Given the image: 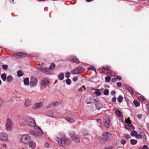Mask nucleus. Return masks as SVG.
<instances>
[{"label": "nucleus", "mask_w": 149, "mask_h": 149, "mask_svg": "<svg viewBox=\"0 0 149 149\" xmlns=\"http://www.w3.org/2000/svg\"><path fill=\"white\" fill-rule=\"evenodd\" d=\"M25 105L26 107H29L31 105V102L28 100H26L25 102Z\"/></svg>", "instance_id": "nucleus-20"}, {"label": "nucleus", "mask_w": 149, "mask_h": 149, "mask_svg": "<svg viewBox=\"0 0 149 149\" xmlns=\"http://www.w3.org/2000/svg\"><path fill=\"white\" fill-rule=\"evenodd\" d=\"M121 143L123 145H124L126 143V141L123 139H122L121 141Z\"/></svg>", "instance_id": "nucleus-47"}, {"label": "nucleus", "mask_w": 149, "mask_h": 149, "mask_svg": "<svg viewBox=\"0 0 149 149\" xmlns=\"http://www.w3.org/2000/svg\"><path fill=\"white\" fill-rule=\"evenodd\" d=\"M69 60L72 62H74L77 64H79L80 63V62L79 60L76 57L74 56L73 57H71Z\"/></svg>", "instance_id": "nucleus-12"}, {"label": "nucleus", "mask_w": 149, "mask_h": 149, "mask_svg": "<svg viewBox=\"0 0 149 149\" xmlns=\"http://www.w3.org/2000/svg\"><path fill=\"white\" fill-rule=\"evenodd\" d=\"M0 140L2 141L6 142L8 141V136L7 135L3 133H0Z\"/></svg>", "instance_id": "nucleus-7"}, {"label": "nucleus", "mask_w": 149, "mask_h": 149, "mask_svg": "<svg viewBox=\"0 0 149 149\" xmlns=\"http://www.w3.org/2000/svg\"><path fill=\"white\" fill-rule=\"evenodd\" d=\"M23 75V73L21 70H19L17 72V76L18 77H20Z\"/></svg>", "instance_id": "nucleus-26"}, {"label": "nucleus", "mask_w": 149, "mask_h": 149, "mask_svg": "<svg viewBox=\"0 0 149 149\" xmlns=\"http://www.w3.org/2000/svg\"><path fill=\"white\" fill-rule=\"evenodd\" d=\"M37 69L38 70L42 72L43 68H42L41 67H39L37 68Z\"/></svg>", "instance_id": "nucleus-50"}, {"label": "nucleus", "mask_w": 149, "mask_h": 149, "mask_svg": "<svg viewBox=\"0 0 149 149\" xmlns=\"http://www.w3.org/2000/svg\"><path fill=\"white\" fill-rule=\"evenodd\" d=\"M43 106V104L42 102H38L35 104L33 106L32 108L33 109H36L42 107Z\"/></svg>", "instance_id": "nucleus-11"}, {"label": "nucleus", "mask_w": 149, "mask_h": 149, "mask_svg": "<svg viewBox=\"0 0 149 149\" xmlns=\"http://www.w3.org/2000/svg\"><path fill=\"white\" fill-rule=\"evenodd\" d=\"M130 143L132 145H135L137 143V141L136 140L132 139L130 140Z\"/></svg>", "instance_id": "nucleus-27"}, {"label": "nucleus", "mask_w": 149, "mask_h": 149, "mask_svg": "<svg viewBox=\"0 0 149 149\" xmlns=\"http://www.w3.org/2000/svg\"><path fill=\"white\" fill-rule=\"evenodd\" d=\"M124 136L126 139H129L130 138V135L127 134H124Z\"/></svg>", "instance_id": "nucleus-46"}, {"label": "nucleus", "mask_w": 149, "mask_h": 149, "mask_svg": "<svg viewBox=\"0 0 149 149\" xmlns=\"http://www.w3.org/2000/svg\"><path fill=\"white\" fill-rule=\"evenodd\" d=\"M42 72L46 74H52L51 70L48 68H43Z\"/></svg>", "instance_id": "nucleus-16"}, {"label": "nucleus", "mask_w": 149, "mask_h": 149, "mask_svg": "<svg viewBox=\"0 0 149 149\" xmlns=\"http://www.w3.org/2000/svg\"><path fill=\"white\" fill-rule=\"evenodd\" d=\"M49 83V82L47 79L44 78L41 80L40 84L41 85L44 86Z\"/></svg>", "instance_id": "nucleus-14"}, {"label": "nucleus", "mask_w": 149, "mask_h": 149, "mask_svg": "<svg viewBox=\"0 0 149 149\" xmlns=\"http://www.w3.org/2000/svg\"><path fill=\"white\" fill-rule=\"evenodd\" d=\"M6 127L7 131H11L13 129V124L11 119L9 118H8L7 120Z\"/></svg>", "instance_id": "nucleus-5"}, {"label": "nucleus", "mask_w": 149, "mask_h": 149, "mask_svg": "<svg viewBox=\"0 0 149 149\" xmlns=\"http://www.w3.org/2000/svg\"><path fill=\"white\" fill-rule=\"evenodd\" d=\"M83 68L81 67H78L77 68L73 69L71 70V72L73 74H78L80 73V72L83 71Z\"/></svg>", "instance_id": "nucleus-6"}, {"label": "nucleus", "mask_w": 149, "mask_h": 149, "mask_svg": "<svg viewBox=\"0 0 149 149\" xmlns=\"http://www.w3.org/2000/svg\"><path fill=\"white\" fill-rule=\"evenodd\" d=\"M72 80L74 81H77L78 78L77 77H73Z\"/></svg>", "instance_id": "nucleus-52"}, {"label": "nucleus", "mask_w": 149, "mask_h": 149, "mask_svg": "<svg viewBox=\"0 0 149 149\" xmlns=\"http://www.w3.org/2000/svg\"><path fill=\"white\" fill-rule=\"evenodd\" d=\"M2 68L4 70H6L8 68V66L6 65H2Z\"/></svg>", "instance_id": "nucleus-44"}, {"label": "nucleus", "mask_w": 149, "mask_h": 149, "mask_svg": "<svg viewBox=\"0 0 149 149\" xmlns=\"http://www.w3.org/2000/svg\"><path fill=\"white\" fill-rule=\"evenodd\" d=\"M24 83L25 85H28L29 84V79L26 78L24 80Z\"/></svg>", "instance_id": "nucleus-25"}, {"label": "nucleus", "mask_w": 149, "mask_h": 149, "mask_svg": "<svg viewBox=\"0 0 149 149\" xmlns=\"http://www.w3.org/2000/svg\"><path fill=\"white\" fill-rule=\"evenodd\" d=\"M102 71L104 73L107 74H108L110 75L111 74V72L109 71V69L108 67H103Z\"/></svg>", "instance_id": "nucleus-15"}, {"label": "nucleus", "mask_w": 149, "mask_h": 149, "mask_svg": "<svg viewBox=\"0 0 149 149\" xmlns=\"http://www.w3.org/2000/svg\"><path fill=\"white\" fill-rule=\"evenodd\" d=\"M45 146L46 148H48L49 147V144L47 142H46L45 144Z\"/></svg>", "instance_id": "nucleus-48"}, {"label": "nucleus", "mask_w": 149, "mask_h": 149, "mask_svg": "<svg viewBox=\"0 0 149 149\" xmlns=\"http://www.w3.org/2000/svg\"><path fill=\"white\" fill-rule=\"evenodd\" d=\"M147 108L148 110L149 111V103L147 105Z\"/></svg>", "instance_id": "nucleus-59"}, {"label": "nucleus", "mask_w": 149, "mask_h": 149, "mask_svg": "<svg viewBox=\"0 0 149 149\" xmlns=\"http://www.w3.org/2000/svg\"><path fill=\"white\" fill-rule=\"evenodd\" d=\"M123 97L121 95H120L118 98V101L119 103H120L123 100Z\"/></svg>", "instance_id": "nucleus-30"}, {"label": "nucleus", "mask_w": 149, "mask_h": 149, "mask_svg": "<svg viewBox=\"0 0 149 149\" xmlns=\"http://www.w3.org/2000/svg\"><path fill=\"white\" fill-rule=\"evenodd\" d=\"M115 113L117 116L120 117H121L122 115L121 112L118 109L116 110Z\"/></svg>", "instance_id": "nucleus-22"}, {"label": "nucleus", "mask_w": 149, "mask_h": 149, "mask_svg": "<svg viewBox=\"0 0 149 149\" xmlns=\"http://www.w3.org/2000/svg\"><path fill=\"white\" fill-rule=\"evenodd\" d=\"M85 88L84 86H83L82 87L78 89V91H82V90H85Z\"/></svg>", "instance_id": "nucleus-45"}, {"label": "nucleus", "mask_w": 149, "mask_h": 149, "mask_svg": "<svg viewBox=\"0 0 149 149\" xmlns=\"http://www.w3.org/2000/svg\"><path fill=\"white\" fill-rule=\"evenodd\" d=\"M2 146L5 148H6V145L5 143L3 144L2 145Z\"/></svg>", "instance_id": "nucleus-58"}, {"label": "nucleus", "mask_w": 149, "mask_h": 149, "mask_svg": "<svg viewBox=\"0 0 149 149\" xmlns=\"http://www.w3.org/2000/svg\"><path fill=\"white\" fill-rule=\"evenodd\" d=\"M64 78V75L63 73L60 74L58 76V79L60 80H63Z\"/></svg>", "instance_id": "nucleus-18"}, {"label": "nucleus", "mask_w": 149, "mask_h": 149, "mask_svg": "<svg viewBox=\"0 0 149 149\" xmlns=\"http://www.w3.org/2000/svg\"><path fill=\"white\" fill-rule=\"evenodd\" d=\"M116 78H112L111 79V81L112 82H115L116 81Z\"/></svg>", "instance_id": "nucleus-57"}, {"label": "nucleus", "mask_w": 149, "mask_h": 149, "mask_svg": "<svg viewBox=\"0 0 149 149\" xmlns=\"http://www.w3.org/2000/svg\"><path fill=\"white\" fill-rule=\"evenodd\" d=\"M59 104V103L58 102H55L54 103L51 104L49 105L52 107L56 106L58 105Z\"/></svg>", "instance_id": "nucleus-28"}, {"label": "nucleus", "mask_w": 149, "mask_h": 149, "mask_svg": "<svg viewBox=\"0 0 149 149\" xmlns=\"http://www.w3.org/2000/svg\"><path fill=\"white\" fill-rule=\"evenodd\" d=\"M34 128L36 130L38 131V132L37 133L33 130H30L29 131V134L35 136H38L42 134V131L39 127H36Z\"/></svg>", "instance_id": "nucleus-3"}, {"label": "nucleus", "mask_w": 149, "mask_h": 149, "mask_svg": "<svg viewBox=\"0 0 149 149\" xmlns=\"http://www.w3.org/2000/svg\"><path fill=\"white\" fill-rule=\"evenodd\" d=\"M93 1V0H86V1L88 2H90Z\"/></svg>", "instance_id": "nucleus-61"}, {"label": "nucleus", "mask_w": 149, "mask_h": 149, "mask_svg": "<svg viewBox=\"0 0 149 149\" xmlns=\"http://www.w3.org/2000/svg\"><path fill=\"white\" fill-rule=\"evenodd\" d=\"M138 100L140 102H145L146 101V98L143 96L139 97H138Z\"/></svg>", "instance_id": "nucleus-19"}, {"label": "nucleus", "mask_w": 149, "mask_h": 149, "mask_svg": "<svg viewBox=\"0 0 149 149\" xmlns=\"http://www.w3.org/2000/svg\"><path fill=\"white\" fill-rule=\"evenodd\" d=\"M128 90L131 94L134 93L133 89L132 88H128Z\"/></svg>", "instance_id": "nucleus-40"}, {"label": "nucleus", "mask_w": 149, "mask_h": 149, "mask_svg": "<svg viewBox=\"0 0 149 149\" xmlns=\"http://www.w3.org/2000/svg\"><path fill=\"white\" fill-rule=\"evenodd\" d=\"M138 149H148V148L147 145H145L142 147Z\"/></svg>", "instance_id": "nucleus-42"}, {"label": "nucleus", "mask_w": 149, "mask_h": 149, "mask_svg": "<svg viewBox=\"0 0 149 149\" xmlns=\"http://www.w3.org/2000/svg\"><path fill=\"white\" fill-rule=\"evenodd\" d=\"M101 121V120L100 119H99L97 120V121L98 122H100Z\"/></svg>", "instance_id": "nucleus-60"}, {"label": "nucleus", "mask_w": 149, "mask_h": 149, "mask_svg": "<svg viewBox=\"0 0 149 149\" xmlns=\"http://www.w3.org/2000/svg\"><path fill=\"white\" fill-rule=\"evenodd\" d=\"M70 135L73 141L76 143H80V140L79 138L74 131L71 132L70 133Z\"/></svg>", "instance_id": "nucleus-4"}, {"label": "nucleus", "mask_w": 149, "mask_h": 149, "mask_svg": "<svg viewBox=\"0 0 149 149\" xmlns=\"http://www.w3.org/2000/svg\"><path fill=\"white\" fill-rule=\"evenodd\" d=\"M31 139L29 136L28 134L22 135L20 139L21 142L25 145H28L29 141Z\"/></svg>", "instance_id": "nucleus-2"}, {"label": "nucleus", "mask_w": 149, "mask_h": 149, "mask_svg": "<svg viewBox=\"0 0 149 149\" xmlns=\"http://www.w3.org/2000/svg\"><path fill=\"white\" fill-rule=\"evenodd\" d=\"M1 80L0 79V85H1Z\"/></svg>", "instance_id": "nucleus-64"}, {"label": "nucleus", "mask_w": 149, "mask_h": 149, "mask_svg": "<svg viewBox=\"0 0 149 149\" xmlns=\"http://www.w3.org/2000/svg\"><path fill=\"white\" fill-rule=\"evenodd\" d=\"M66 119L68 121L71 123L74 121V120L70 118H67Z\"/></svg>", "instance_id": "nucleus-34"}, {"label": "nucleus", "mask_w": 149, "mask_h": 149, "mask_svg": "<svg viewBox=\"0 0 149 149\" xmlns=\"http://www.w3.org/2000/svg\"><path fill=\"white\" fill-rule=\"evenodd\" d=\"M70 72H66L65 74V77L67 78H69L70 77Z\"/></svg>", "instance_id": "nucleus-43"}, {"label": "nucleus", "mask_w": 149, "mask_h": 149, "mask_svg": "<svg viewBox=\"0 0 149 149\" xmlns=\"http://www.w3.org/2000/svg\"><path fill=\"white\" fill-rule=\"evenodd\" d=\"M28 145H29V147L32 149H34L36 146V144L34 143L33 141H31V140L29 141Z\"/></svg>", "instance_id": "nucleus-13"}, {"label": "nucleus", "mask_w": 149, "mask_h": 149, "mask_svg": "<svg viewBox=\"0 0 149 149\" xmlns=\"http://www.w3.org/2000/svg\"><path fill=\"white\" fill-rule=\"evenodd\" d=\"M125 122L127 123H129L130 124L131 123L130 120V119H128V118L126 119Z\"/></svg>", "instance_id": "nucleus-51"}, {"label": "nucleus", "mask_w": 149, "mask_h": 149, "mask_svg": "<svg viewBox=\"0 0 149 149\" xmlns=\"http://www.w3.org/2000/svg\"><path fill=\"white\" fill-rule=\"evenodd\" d=\"M82 132L83 134L85 135H86L88 134V132L86 130L84 129L82 130Z\"/></svg>", "instance_id": "nucleus-31"}, {"label": "nucleus", "mask_w": 149, "mask_h": 149, "mask_svg": "<svg viewBox=\"0 0 149 149\" xmlns=\"http://www.w3.org/2000/svg\"><path fill=\"white\" fill-rule=\"evenodd\" d=\"M88 69L89 70H91L95 71V72L96 71L95 68L92 66H91L90 67L88 68Z\"/></svg>", "instance_id": "nucleus-36"}, {"label": "nucleus", "mask_w": 149, "mask_h": 149, "mask_svg": "<svg viewBox=\"0 0 149 149\" xmlns=\"http://www.w3.org/2000/svg\"><path fill=\"white\" fill-rule=\"evenodd\" d=\"M117 86L118 87H120L122 86V84L120 82H118L116 84Z\"/></svg>", "instance_id": "nucleus-49"}, {"label": "nucleus", "mask_w": 149, "mask_h": 149, "mask_svg": "<svg viewBox=\"0 0 149 149\" xmlns=\"http://www.w3.org/2000/svg\"><path fill=\"white\" fill-rule=\"evenodd\" d=\"M103 138L105 141L110 140L112 137V135L109 133L105 132L103 133Z\"/></svg>", "instance_id": "nucleus-8"}, {"label": "nucleus", "mask_w": 149, "mask_h": 149, "mask_svg": "<svg viewBox=\"0 0 149 149\" xmlns=\"http://www.w3.org/2000/svg\"><path fill=\"white\" fill-rule=\"evenodd\" d=\"M55 66V64L54 63H52L51 64L49 67V68L50 69V70H52L54 68V67Z\"/></svg>", "instance_id": "nucleus-35"}, {"label": "nucleus", "mask_w": 149, "mask_h": 149, "mask_svg": "<svg viewBox=\"0 0 149 149\" xmlns=\"http://www.w3.org/2000/svg\"><path fill=\"white\" fill-rule=\"evenodd\" d=\"M142 137V136L141 134H138L137 133L136 136V138L137 139H141V138Z\"/></svg>", "instance_id": "nucleus-38"}, {"label": "nucleus", "mask_w": 149, "mask_h": 149, "mask_svg": "<svg viewBox=\"0 0 149 149\" xmlns=\"http://www.w3.org/2000/svg\"><path fill=\"white\" fill-rule=\"evenodd\" d=\"M94 93L97 96H99L101 95L100 90L98 89H95Z\"/></svg>", "instance_id": "nucleus-21"}, {"label": "nucleus", "mask_w": 149, "mask_h": 149, "mask_svg": "<svg viewBox=\"0 0 149 149\" xmlns=\"http://www.w3.org/2000/svg\"><path fill=\"white\" fill-rule=\"evenodd\" d=\"M13 80V77L10 75H9L7 78V80L8 82H10Z\"/></svg>", "instance_id": "nucleus-24"}, {"label": "nucleus", "mask_w": 149, "mask_h": 149, "mask_svg": "<svg viewBox=\"0 0 149 149\" xmlns=\"http://www.w3.org/2000/svg\"><path fill=\"white\" fill-rule=\"evenodd\" d=\"M112 101L113 102H115L116 101V98L115 97H113L112 99Z\"/></svg>", "instance_id": "nucleus-53"}, {"label": "nucleus", "mask_w": 149, "mask_h": 149, "mask_svg": "<svg viewBox=\"0 0 149 149\" xmlns=\"http://www.w3.org/2000/svg\"><path fill=\"white\" fill-rule=\"evenodd\" d=\"M133 103L136 107H138L139 105V103L136 100H134Z\"/></svg>", "instance_id": "nucleus-32"}, {"label": "nucleus", "mask_w": 149, "mask_h": 149, "mask_svg": "<svg viewBox=\"0 0 149 149\" xmlns=\"http://www.w3.org/2000/svg\"><path fill=\"white\" fill-rule=\"evenodd\" d=\"M109 92L108 89H106L104 91V94L105 95H107L109 94Z\"/></svg>", "instance_id": "nucleus-37"}, {"label": "nucleus", "mask_w": 149, "mask_h": 149, "mask_svg": "<svg viewBox=\"0 0 149 149\" xmlns=\"http://www.w3.org/2000/svg\"><path fill=\"white\" fill-rule=\"evenodd\" d=\"M137 134L136 132L135 131H133L130 134L131 135L133 136H136Z\"/></svg>", "instance_id": "nucleus-29"}, {"label": "nucleus", "mask_w": 149, "mask_h": 149, "mask_svg": "<svg viewBox=\"0 0 149 149\" xmlns=\"http://www.w3.org/2000/svg\"><path fill=\"white\" fill-rule=\"evenodd\" d=\"M115 93V92L114 91H113V92H112V94H114Z\"/></svg>", "instance_id": "nucleus-62"}, {"label": "nucleus", "mask_w": 149, "mask_h": 149, "mask_svg": "<svg viewBox=\"0 0 149 149\" xmlns=\"http://www.w3.org/2000/svg\"><path fill=\"white\" fill-rule=\"evenodd\" d=\"M44 10H47V8H44Z\"/></svg>", "instance_id": "nucleus-63"}, {"label": "nucleus", "mask_w": 149, "mask_h": 149, "mask_svg": "<svg viewBox=\"0 0 149 149\" xmlns=\"http://www.w3.org/2000/svg\"><path fill=\"white\" fill-rule=\"evenodd\" d=\"M105 149H112V147L111 146H108L105 148Z\"/></svg>", "instance_id": "nucleus-56"}, {"label": "nucleus", "mask_w": 149, "mask_h": 149, "mask_svg": "<svg viewBox=\"0 0 149 149\" xmlns=\"http://www.w3.org/2000/svg\"><path fill=\"white\" fill-rule=\"evenodd\" d=\"M27 123L30 126L33 127L34 128L36 127L35 120L33 119L30 118L27 120Z\"/></svg>", "instance_id": "nucleus-10"}, {"label": "nucleus", "mask_w": 149, "mask_h": 149, "mask_svg": "<svg viewBox=\"0 0 149 149\" xmlns=\"http://www.w3.org/2000/svg\"><path fill=\"white\" fill-rule=\"evenodd\" d=\"M16 54L18 56V57L20 58L22 57L23 53L21 52H18Z\"/></svg>", "instance_id": "nucleus-33"}, {"label": "nucleus", "mask_w": 149, "mask_h": 149, "mask_svg": "<svg viewBox=\"0 0 149 149\" xmlns=\"http://www.w3.org/2000/svg\"><path fill=\"white\" fill-rule=\"evenodd\" d=\"M1 78L3 81H6V74L5 73L2 74L1 75Z\"/></svg>", "instance_id": "nucleus-23"}, {"label": "nucleus", "mask_w": 149, "mask_h": 149, "mask_svg": "<svg viewBox=\"0 0 149 149\" xmlns=\"http://www.w3.org/2000/svg\"><path fill=\"white\" fill-rule=\"evenodd\" d=\"M56 140L60 146H63L64 145H69L71 143V141L66 136H63L60 138L57 136L55 138Z\"/></svg>", "instance_id": "nucleus-1"}, {"label": "nucleus", "mask_w": 149, "mask_h": 149, "mask_svg": "<svg viewBox=\"0 0 149 149\" xmlns=\"http://www.w3.org/2000/svg\"><path fill=\"white\" fill-rule=\"evenodd\" d=\"M116 79H118L119 80H120L122 79V77H121L120 76H117L116 77Z\"/></svg>", "instance_id": "nucleus-54"}, {"label": "nucleus", "mask_w": 149, "mask_h": 149, "mask_svg": "<svg viewBox=\"0 0 149 149\" xmlns=\"http://www.w3.org/2000/svg\"><path fill=\"white\" fill-rule=\"evenodd\" d=\"M38 81V80L36 78L32 76L31 78V81L29 84L32 86H34L36 85Z\"/></svg>", "instance_id": "nucleus-9"}, {"label": "nucleus", "mask_w": 149, "mask_h": 149, "mask_svg": "<svg viewBox=\"0 0 149 149\" xmlns=\"http://www.w3.org/2000/svg\"><path fill=\"white\" fill-rule=\"evenodd\" d=\"M137 117L139 119H140L142 118V115L141 114H139L137 115Z\"/></svg>", "instance_id": "nucleus-55"}, {"label": "nucleus", "mask_w": 149, "mask_h": 149, "mask_svg": "<svg viewBox=\"0 0 149 149\" xmlns=\"http://www.w3.org/2000/svg\"><path fill=\"white\" fill-rule=\"evenodd\" d=\"M110 124V120L109 118H108L106 120L104 123L105 126L107 127L108 128L109 127Z\"/></svg>", "instance_id": "nucleus-17"}, {"label": "nucleus", "mask_w": 149, "mask_h": 149, "mask_svg": "<svg viewBox=\"0 0 149 149\" xmlns=\"http://www.w3.org/2000/svg\"><path fill=\"white\" fill-rule=\"evenodd\" d=\"M105 80L107 82H109L110 81V79H111V77H110L109 76H108L107 77H106L105 78Z\"/></svg>", "instance_id": "nucleus-39"}, {"label": "nucleus", "mask_w": 149, "mask_h": 149, "mask_svg": "<svg viewBox=\"0 0 149 149\" xmlns=\"http://www.w3.org/2000/svg\"><path fill=\"white\" fill-rule=\"evenodd\" d=\"M66 83L68 85H70L71 83V80L69 79H67L66 80Z\"/></svg>", "instance_id": "nucleus-41"}]
</instances>
